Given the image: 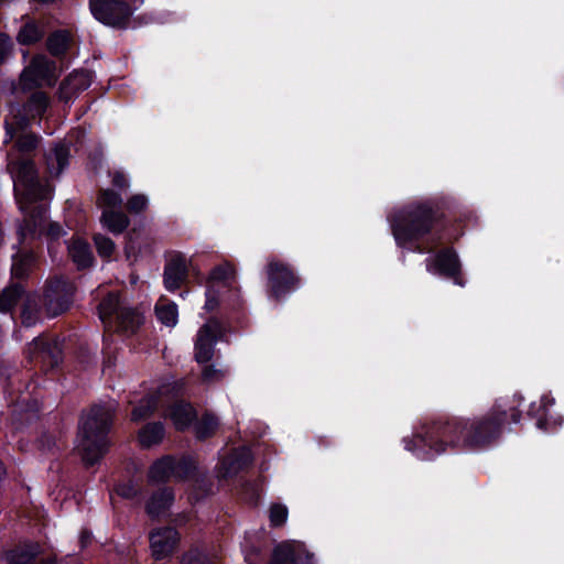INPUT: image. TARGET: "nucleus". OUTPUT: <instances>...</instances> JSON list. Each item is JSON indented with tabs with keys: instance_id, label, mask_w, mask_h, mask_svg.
<instances>
[{
	"instance_id": "38",
	"label": "nucleus",
	"mask_w": 564,
	"mask_h": 564,
	"mask_svg": "<svg viewBox=\"0 0 564 564\" xmlns=\"http://www.w3.org/2000/svg\"><path fill=\"white\" fill-rule=\"evenodd\" d=\"M93 241L100 258L106 261L112 259L116 251V243L112 239L102 234H94Z\"/></svg>"
},
{
	"instance_id": "16",
	"label": "nucleus",
	"mask_w": 564,
	"mask_h": 564,
	"mask_svg": "<svg viewBox=\"0 0 564 564\" xmlns=\"http://www.w3.org/2000/svg\"><path fill=\"white\" fill-rule=\"evenodd\" d=\"M53 70V63L44 55L34 56L21 73L20 79L25 88H34L47 79Z\"/></svg>"
},
{
	"instance_id": "50",
	"label": "nucleus",
	"mask_w": 564,
	"mask_h": 564,
	"mask_svg": "<svg viewBox=\"0 0 564 564\" xmlns=\"http://www.w3.org/2000/svg\"><path fill=\"white\" fill-rule=\"evenodd\" d=\"M215 372H216V370L213 366L206 367L203 371V377H204V379L208 380V379L213 378Z\"/></svg>"
},
{
	"instance_id": "27",
	"label": "nucleus",
	"mask_w": 564,
	"mask_h": 564,
	"mask_svg": "<svg viewBox=\"0 0 564 564\" xmlns=\"http://www.w3.org/2000/svg\"><path fill=\"white\" fill-rule=\"evenodd\" d=\"M118 332L127 337L133 336L144 322L142 314L134 308L124 307L116 317Z\"/></svg>"
},
{
	"instance_id": "6",
	"label": "nucleus",
	"mask_w": 564,
	"mask_h": 564,
	"mask_svg": "<svg viewBox=\"0 0 564 564\" xmlns=\"http://www.w3.org/2000/svg\"><path fill=\"white\" fill-rule=\"evenodd\" d=\"M265 292L269 300L285 301L302 285V279L293 265L278 258H271L265 265Z\"/></svg>"
},
{
	"instance_id": "9",
	"label": "nucleus",
	"mask_w": 564,
	"mask_h": 564,
	"mask_svg": "<svg viewBox=\"0 0 564 564\" xmlns=\"http://www.w3.org/2000/svg\"><path fill=\"white\" fill-rule=\"evenodd\" d=\"M29 359L47 373L59 368L63 362V345L58 337L40 335L29 345Z\"/></svg>"
},
{
	"instance_id": "26",
	"label": "nucleus",
	"mask_w": 564,
	"mask_h": 564,
	"mask_svg": "<svg viewBox=\"0 0 564 564\" xmlns=\"http://www.w3.org/2000/svg\"><path fill=\"white\" fill-rule=\"evenodd\" d=\"M123 308L124 307H121L119 292L109 291L98 303L97 314L99 319L107 325L111 324L113 318H116Z\"/></svg>"
},
{
	"instance_id": "42",
	"label": "nucleus",
	"mask_w": 564,
	"mask_h": 564,
	"mask_svg": "<svg viewBox=\"0 0 564 564\" xmlns=\"http://www.w3.org/2000/svg\"><path fill=\"white\" fill-rule=\"evenodd\" d=\"M206 301L204 308L207 312H214L219 306L223 307V300L227 297V293L223 292L220 289H216L214 285H208L206 288Z\"/></svg>"
},
{
	"instance_id": "35",
	"label": "nucleus",
	"mask_w": 564,
	"mask_h": 564,
	"mask_svg": "<svg viewBox=\"0 0 564 564\" xmlns=\"http://www.w3.org/2000/svg\"><path fill=\"white\" fill-rule=\"evenodd\" d=\"M196 471V462L191 456L184 455L180 459L173 456V478L187 480L194 477Z\"/></svg>"
},
{
	"instance_id": "11",
	"label": "nucleus",
	"mask_w": 564,
	"mask_h": 564,
	"mask_svg": "<svg viewBox=\"0 0 564 564\" xmlns=\"http://www.w3.org/2000/svg\"><path fill=\"white\" fill-rule=\"evenodd\" d=\"M224 324L217 317H210L198 330L194 345L197 364L205 365L214 357L215 346L224 336Z\"/></svg>"
},
{
	"instance_id": "36",
	"label": "nucleus",
	"mask_w": 564,
	"mask_h": 564,
	"mask_svg": "<svg viewBox=\"0 0 564 564\" xmlns=\"http://www.w3.org/2000/svg\"><path fill=\"white\" fill-rule=\"evenodd\" d=\"M21 325L32 327L41 321V307L35 301L28 299L23 302L20 312Z\"/></svg>"
},
{
	"instance_id": "12",
	"label": "nucleus",
	"mask_w": 564,
	"mask_h": 564,
	"mask_svg": "<svg viewBox=\"0 0 564 564\" xmlns=\"http://www.w3.org/2000/svg\"><path fill=\"white\" fill-rule=\"evenodd\" d=\"M42 552L43 549L37 541L25 539L6 550L3 561L6 564H57L56 558L51 556L36 562Z\"/></svg>"
},
{
	"instance_id": "37",
	"label": "nucleus",
	"mask_w": 564,
	"mask_h": 564,
	"mask_svg": "<svg viewBox=\"0 0 564 564\" xmlns=\"http://www.w3.org/2000/svg\"><path fill=\"white\" fill-rule=\"evenodd\" d=\"M269 564H299L295 550L286 542L278 544Z\"/></svg>"
},
{
	"instance_id": "22",
	"label": "nucleus",
	"mask_w": 564,
	"mask_h": 564,
	"mask_svg": "<svg viewBox=\"0 0 564 564\" xmlns=\"http://www.w3.org/2000/svg\"><path fill=\"white\" fill-rule=\"evenodd\" d=\"M169 417L176 431L185 432L197 421V411L192 403L178 400L169 408Z\"/></svg>"
},
{
	"instance_id": "46",
	"label": "nucleus",
	"mask_w": 564,
	"mask_h": 564,
	"mask_svg": "<svg viewBox=\"0 0 564 564\" xmlns=\"http://www.w3.org/2000/svg\"><path fill=\"white\" fill-rule=\"evenodd\" d=\"M99 199L101 200V203L106 207H108L110 209L120 207L121 204H122L121 195L118 192L113 191V189H105V191H102L100 193Z\"/></svg>"
},
{
	"instance_id": "31",
	"label": "nucleus",
	"mask_w": 564,
	"mask_h": 564,
	"mask_svg": "<svg viewBox=\"0 0 564 564\" xmlns=\"http://www.w3.org/2000/svg\"><path fill=\"white\" fill-rule=\"evenodd\" d=\"M195 437L198 441H206L213 437L218 430L219 420L212 412H205L202 417L194 422Z\"/></svg>"
},
{
	"instance_id": "54",
	"label": "nucleus",
	"mask_w": 564,
	"mask_h": 564,
	"mask_svg": "<svg viewBox=\"0 0 564 564\" xmlns=\"http://www.w3.org/2000/svg\"><path fill=\"white\" fill-rule=\"evenodd\" d=\"M88 86H89V83L87 80H85V83L80 84V86H78L77 88L79 90H84V89L88 88Z\"/></svg>"
},
{
	"instance_id": "7",
	"label": "nucleus",
	"mask_w": 564,
	"mask_h": 564,
	"mask_svg": "<svg viewBox=\"0 0 564 564\" xmlns=\"http://www.w3.org/2000/svg\"><path fill=\"white\" fill-rule=\"evenodd\" d=\"M143 3L144 0H88L94 19L116 30L128 29L133 13Z\"/></svg>"
},
{
	"instance_id": "25",
	"label": "nucleus",
	"mask_w": 564,
	"mask_h": 564,
	"mask_svg": "<svg viewBox=\"0 0 564 564\" xmlns=\"http://www.w3.org/2000/svg\"><path fill=\"white\" fill-rule=\"evenodd\" d=\"M46 34L45 25L35 19L24 22L17 34V42L22 46H31L41 42Z\"/></svg>"
},
{
	"instance_id": "56",
	"label": "nucleus",
	"mask_w": 564,
	"mask_h": 564,
	"mask_svg": "<svg viewBox=\"0 0 564 564\" xmlns=\"http://www.w3.org/2000/svg\"><path fill=\"white\" fill-rule=\"evenodd\" d=\"M2 376V367L0 366V377Z\"/></svg>"
},
{
	"instance_id": "47",
	"label": "nucleus",
	"mask_w": 564,
	"mask_h": 564,
	"mask_svg": "<svg viewBox=\"0 0 564 564\" xmlns=\"http://www.w3.org/2000/svg\"><path fill=\"white\" fill-rule=\"evenodd\" d=\"M13 51V42L6 32H0V65L6 63Z\"/></svg>"
},
{
	"instance_id": "20",
	"label": "nucleus",
	"mask_w": 564,
	"mask_h": 564,
	"mask_svg": "<svg viewBox=\"0 0 564 564\" xmlns=\"http://www.w3.org/2000/svg\"><path fill=\"white\" fill-rule=\"evenodd\" d=\"M175 501V492L172 487H160L154 490L145 501L144 511L151 520L159 519L169 511Z\"/></svg>"
},
{
	"instance_id": "15",
	"label": "nucleus",
	"mask_w": 564,
	"mask_h": 564,
	"mask_svg": "<svg viewBox=\"0 0 564 564\" xmlns=\"http://www.w3.org/2000/svg\"><path fill=\"white\" fill-rule=\"evenodd\" d=\"M555 403V399L551 393H544L540 402H531L527 411L529 419L535 420V426L544 432H549L552 429L560 426L563 422L561 415L553 416L549 413L550 408Z\"/></svg>"
},
{
	"instance_id": "44",
	"label": "nucleus",
	"mask_w": 564,
	"mask_h": 564,
	"mask_svg": "<svg viewBox=\"0 0 564 564\" xmlns=\"http://www.w3.org/2000/svg\"><path fill=\"white\" fill-rule=\"evenodd\" d=\"M148 197L143 194H134L128 198L126 208L130 214H139L147 209Z\"/></svg>"
},
{
	"instance_id": "49",
	"label": "nucleus",
	"mask_w": 564,
	"mask_h": 564,
	"mask_svg": "<svg viewBox=\"0 0 564 564\" xmlns=\"http://www.w3.org/2000/svg\"><path fill=\"white\" fill-rule=\"evenodd\" d=\"M112 185L119 189H126L129 186V181L124 174L117 172L112 177Z\"/></svg>"
},
{
	"instance_id": "45",
	"label": "nucleus",
	"mask_w": 564,
	"mask_h": 564,
	"mask_svg": "<svg viewBox=\"0 0 564 564\" xmlns=\"http://www.w3.org/2000/svg\"><path fill=\"white\" fill-rule=\"evenodd\" d=\"M181 564H212V562L198 549H191L182 555Z\"/></svg>"
},
{
	"instance_id": "34",
	"label": "nucleus",
	"mask_w": 564,
	"mask_h": 564,
	"mask_svg": "<svg viewBox=\"0 0 564 564\" xmlns=\"http://www.w3.org/2000/svg\"><path fill=\"white\" fill-rule=\"evenodd\" d=\"M50 105V98L45 91L36 90L30 95L21 106L32 116L41 118L46 112Z\"/></svg>"
},
{
	"instance_id": "10",
	"label": "nucleus",
	"mask_w": 564,
	"mask_h": 564,
	"mask_svg": "<svg viewBox=\"0 0 564 564\" xmlns=\"http://www.w3.org/2000/svg\"><path fill=\"white\" fill-rule=\"evenodd\" d=\"M73 301L72 286L63 276L51 278L45 285L42 305L50 317L65 313Z\"/></svg>"
},
{
	"instance_id": "17",
	"label": "nucleus",
	"mask_w": 564,
	"mask_h": 564,
	"mask_svg": "<svg viewBox=\"0 0 564 564\" xmlns=\"http://www.w3.org/2000/svg\"><path fill=\"white\" fill-rule=\"evenodd\" d=\"M188 276V264L185 256L175 254L164 267L163 284L170 292L178 290Z\"/></svg>"
},
{
	"instance_id": "1",
	"label": "nucleus",
	"mask_w": 564,
	"mask_h": 564,
	"mask_svg": "<svg viewBox=\"0 0 564 564\" xmlns=\"http://www.w3.org/2000/svg\"><path fill=\"white\" fill-rule=\"evenodd\" d=\"M524 402L521 392L497 398L484 414L471 419L446 416L424 423L412 438L404 437L406 451L421 460H433L448 448L485 451L496 446L510 424L520 423Z\"/></svg>"
},
{
	"instance_id": "23",
	"label": "nucleus",
	"mask_w": 564,
	"mask_h": 564,
	"mask_svg": "<svg viewBox=\"0 0 564 564\" xmlns=\"http://www.w3.org/2000/svg\"><path fill=\"white\" fill-rule=\"evenodd\" d=\"M34 262L35 256L33 251L18 250L12 256L11 279L22 284L23 282H26L30 278Z\"/></svg>"
},
{
	"instance_id": "39",
	"label": "nucleus",
	"mask_w": 564,
	"mask_h": 564,
	"mask_svg": "<svg viewBox=\"0 0 564 564\" xmlns=\"http://www.w3.org/2000/svg\"><path fill=\"white\" fill-rule=\"evenodd\" d=\"M230 270L224 265H216L209 274V285H213L214 283H220V289L223 292H226L228 294L229 289H236L229 283L230 278Z\"/></svg>"
},
{
	"instance_id": "2",
	"label": "nucleus",
	"mask_w": 564,
	"mask_h": 564,
	"mask_svg": "<svg viewBox=\"0 0 564 564\" xmlns=\"http://www.w3.org/2000/svg\"><path fill=\"white\" fill-rule=\"evenodd\" d=\"M391 231L399 248L431 253L464 235V219L444 204L426 199L402 207L391 219Z\"/></svg>"
},
{
	"instance_id": "51",
	"label": "nucleus",
	"mask_w": 564,
	"mask_h": 564,
	"mask_svg": "<svg viewBox=\"0 0 564 564\" xmlns=\"http://www.w3.org/2000/svg\"><path fill=\"white\" fill-rule=\"evenodd\" d=\"M33 3L40 4V6H50L54 4L57 0H30Z\"/></svg>"
},
{
	"instance_id": "41",
	"label": "nucleus",
	"mask_w": 564,
	"mask_h": 564,
	"mask_svg": "<svg viewBox=\"0 0 564 564\" xmlns=\"http://www.w3.org/2000/svg\"><path fill=\"white\" fill-rule=\"evenodd\" d=\"M289 509L285 505L274 502L269 509V521L271 528H281L286 523Z\"/></svg>"
},
{
	"instance_id": "14",
	"label": "nucleus",
	"mask_w": 564,
	"mask_h": 564,
	"mask_svg": "<svg viewBox=\"0 0 564 564\" xmlns=\"http://www.w3.org/2000/svg\"><path fill=\"white\" fill-rule=\"evenodd\" d=\"M180 541L178 530L171 525L154 528L149 533L150 549L155 561L172 556Z\"/></svg>"
},
{
	"instance_id": "21",
	"label": "nucleus",
	"mask_w": 564,
	"mask_h": 564,
	"mask_svg": "<svg viewBox=\"0 0 564 564\" xmlns=\"http://www.w3.org/2000/svg\"><path fill=\"white\" fill-rule=\"evenodd\" d=\"M32 119V116L21 105H12L10 118L4 119L6 138L3 143L12 142L19 131L24 132L31 126Z\"/></svg>"
},
{
	"instance_id": "30",
	"label": "nucleus",
	"mask_w": 564,
	"mask_h": 564,
	"mask_svg": "<svg viewBox=\"0 0 564 564\" xmlns=\"http://www.w3.org/2000/svg\"><path fill=\"white\" fill-rule=\"evenodd\" d=\"M72 41L68 30L58 29L53 31L46 39V48L54 57H61L66 54Z\"/></svg>"
},
{
	"instance_id": "48",
	"label": "nucleus",
	"mask_w": 564,
	"mask_h": 564,
	"mask_svg": "<svg viewBox=\"0 0 564 564\" xmlns=\"http://www.w3.org/2000/svg\"><path fill=\"white\" fill-rule=\"evenodd\" d=\"M116 491L120 497L128 500L135 499L140 494V490L132 481H127L124 484L119 485Z\"/></svg>"
},
{
	"instance_id": "24",
	"label": "nucleus",
	"mask_w": 564,
	"mask_h": 564,
	"mask_svg": "<svg viewBox=\"0 0 564 564\" xmlns=\"http://www.w3.org/2000/svg\"><path fill=\"white\" fill-rule=\"evenodd\" d=\"M173 477V455L166 454L155 459L148 471L149 482L164 485Z\"/></svg>"
},
{
	"instance_id": "32",
	"label": "nucleus",
	"mask_w": 564,
	"mask_h": 564,
	"mask_svg": "<svg viewBox=\"0 0 564 564\" xmlns=\"http://www.w3.org/2000/svg\"><path fill=\"white\" fill-rule=\"evenodd\" d=\"M101 223L112 234H122L130 225L129 217L121 210L105 209Z\"/></svg>"
},
{
	"instance_id": "40",
	"label": "nucleus",
	"mask_w": 564,
	"mask_h": 564,
	"mask_svg": "<svg viewBox=\"0 0 564 564\" xmlns=\"http://www.w3.org/2000/svg\"><path fill=\"white\" fill-rule=\"evenodd\" d=\"M156 409L153 399H142L131 411V421L141 422L150 417Z\"/></svg>"
},
{
	"instance_id": "52",
	"label": "nucleus",
	"mask_w": 564,
	"mask_h": 564,
	"mask_svg": "<svg viewBox=\"0 0 564 564\" xmlns=\"http://www.w3.org/2000/svg\"><path fill=\"white\" fill-rule=\"evenodd\" d=\"M7 475V467L4 463L0 459V480L4 479Z\"/></svg>"
},
{
	"instance_id": "5",
	"label": "nucleus",
	"mask_w": 564,
	"mask_h": 564,
	"mask_svg": "<svg viewBox=\"0 0 564 564\" xmlns=\"http://www.w3.org/2000/svg\"><path fill=\"white\" fill-rule=\"evenodd\" d=\"M54 188L51 185V192L48 197L39 199L28 207L26 210H23L20 206V210L23 214V219L19 221L17 228L18 236V245L17 247L23 245L28 238L32 240L39 239L42 236H45L50 242L58 241L61 237L66 235V231L62 227V225L57 221H50L46 228H44V224L48 218V208L50 202L53 197Z\"/></svg>"
},
{
	"instance_id": "4",
	"label": "nucleus",
	"mask_w": 564,
	"mask_h": 564,
	"mask_svg": "<svg viewBox=\"0 0 564 564\" xmlns=\"http://www.w3.org/2000/svg\"><path fill=\"white\" fill-rule=\"evenodd\" d=\"M115 421L113 410L106 404H93L83 410L78 422L79 451L87 467H93L107 454Z\"/></svg>"
},
{
	"instance_id": "53",
	"label": "nucleus",
	"mask_w": 564,
	"mask_h": 564,
	"mask_svg": "<svg viewBox=\"0 0 564 564\" xmlns=\"http://www.w3.org/2000/svg\"><path fill=\"white\" fill-rule=\"evenodd\" d=\"M4 229H3V225H2V221L0 220V248L3 246L4 243Z\"/></svg>"
},
{
	"instance_id": "33",
	"label": "nucleus",
	"mask_w": 564,
	"mask_h": 564,
	"mask_svg": "<svg viewBox=\"0 0 564 564\" xmlns=\"http://www.w3.org/2000/svg\"><path fill=\"white\" fill-rule=\"evenodd\" d=\"M155 316L166 327H174L178 319L177 305L173 301L161 297L155 304Z\"/></svg>"
},
{
	"instance_id": "29",
	"label": "nucleus",
	"mask_w": 564,
	"mask_h": 564,
	"mask_svg": "<svg viewBox=\"0 0 564 564\" xmlns=\"http://www.w3.org/2000/svg\"><path fill=\"white\" fill-rule=\"evenodd\" d=\"M165 427L161 421L145 423L138 432V442L142 448H151L162 443Z\"/></svg>"
},
{
	"instance_id": "19",
	"label": "nucleus",
	"mask_w": 564,
	"mask_h": 564,
	"mask_svg": "<svg viewBox=\"0 0 564 564\" xmlns=\"http://www.w3.org/2000/svg\"><path fill=\"white\" fill-rule=\"evenodd\" d=\"M254 460L249 446H239L228 454L221 462L224 477H236L239 473L252 466Z\"/></svg>"
},
{
	"instance_id": "3",
	"label": "nucleus",
	"mask_w": 564,
	"mask_h": 564,
	"mask_svg": "<svg viewBox=\"0 0 564 564\" xmlns=\"http://www.w3.org/2000/svg\"><path fill=\"white\" fill-rule=\"evenodd\" d=\"M42 137L34 132L17 133L7 154V170L13 181L17 204L26 210L30 204L48 197L51 184L40 177L34 155Z\"/></svg>"
},
{
	"instance_id": "8",
	"label": "nucleus",
	"mask_w": 564,
	"mask_h": 564,
	"mask_svg": "<svg viewBox=\"0 0 564 564\" xmlns=\"http://www.w3.org/2000/svg\"><path fill=\"white\" fill-rule=\"evenodd\" d=\"M436 248L433 257L426 259L427 272L453 281L455 285L464 288L466 279L463 273V264L457 250L453 246Z\"/></svg>"
},
{
	"instance_id": "55",
	"label": "nucleus",
	"mask_w": 564,
	"mask_h": 564,
	"mask_svg": "<svg viewBox=\"0 0 564 564\" xmlns=\"http://www.w3.org/2000/svg\"><path fill=\"white\" fill-rule=\"evenodd\" d=\"M312 560H313V554L307 553L306 554V564H312Z\"/></svg>"
},
{
	"instance_id": "43",
	"label": "nucleus",
	"mask_w": 564,
	"mask_h": 564,
	"mask_svg": "<svg viewBox=\"0 0 564 564\" xmlns=\"http://www.w3.org/2000/svg\"><path fill=\"white\" fill-rule=\"evenodd\" d=\"M54 158L57 162L58 171L62 172L65 167L68 166L70 151L69 147L65 143H58L55 145L53 150Z\"/></svg>"
},
{
	"instance_id": "13",
	"label": "nucleus",
	"mask_w": 564,
	"mask_h": 564,
	"mask_svg": "<svg viewBox=\"0 0 564 564\" xmlns=\"http://www.w3.org/2000/svg\"><path fill=\"white\" fill-rule=\"evenodd\" d=\"M223 318L235 332L247 330L251 321L239 289H229L228 296L223 300Z\"/></svg>"
},
{
	"instance_id": "28",
	"label": "nucleus",
	"mask_w": 564,
	"mask_h": 564,
	"mask_svg": "<svg viewBox=\"0 0 564 564\" xmlns=\"http://www.w3.org/2000/svg\"><path fill=\"white\" fill-rule=\"evenodd\" d=\"M26 293L25 286L20 282H12L3 290L0 291V313H10L13 316V312L18 303L24 297Z\"/></svg>"
},
{
	"instance_id": "18",
	"label": "nucleus",
	"mask_w": 564,
	"mask_h": 564,
	"mask_svg": "<svg viewBox=\"0 0 564 564\" xmlns=\"http://www.w3.org/2000/svg\"><path fill=\"white\" fill-rule=\"evenodd\" d=\"M67 253L78 271H85L96 264V258L90 243L78 236H73L67 242Z\"/></svg>"
}]
</instances>
